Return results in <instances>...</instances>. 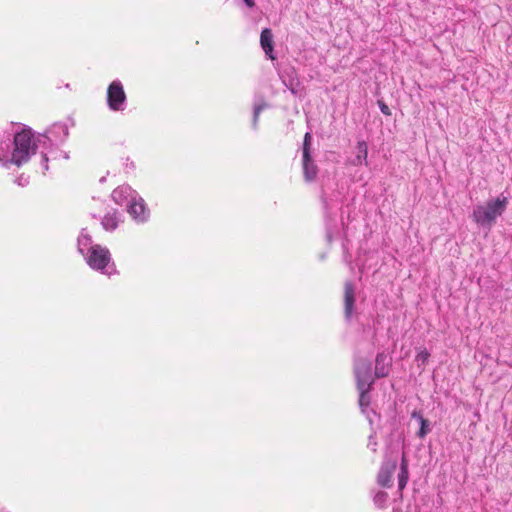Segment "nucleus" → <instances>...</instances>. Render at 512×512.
I'll use <instances>...</instances> for the list:
<instances>
[{
  "label": "nucleus",
  "mask_w": 512,
  "mask_h": 512,
  "mask_svg": "<svg viewBox=\"0 0 512 512\" xmlns=\"http://www.w3.org/2000/svg\"><path fill=\"white\" fill-rule=\"evenodd\" d=\"M39 144L30 128H23L13 135H4L0 139V165L5 168L12 164L22 166L35 154Z\"/></svg>",
  "instance_id": "1"
},
{
  "label": "nucleus",
  "mask_w": 512,
  "mask_h": 512,
  "mask_svg": "<svg viewBox=\"0 0 512 512\" xmlns=\"http://www.w3.org/2000/svg\"><path fill=\"white\" fill-rule=\"evenodd\" d=\"M77 247L79 253L84 256L87 265L91 269L107 276L117 273L116 265L112 261L108 248L94 244L92 237L87 233L86 229H82L77 240Z\"/></svg>",
  "instance_id": "2"
},
{
  "label": "nucleus",
  "mask_w": 512,
  "mask_h": 512,
  "mask_svg": "<svg viewBox=\"0 0 512 512\" xmlns=\"http://www.w3.org/2000/svg\"><path fill=\"white\" fill-rule=\"evenodd\" d=\"M506 197H497L486 205H477L472 213L473 220L480 226L491 228L496 219L501 216L507 207Z\"/></svg>",
  "instance_id": "3"
},
{
  "label": "nucleus",
  "mask_w": 512,
  "mask_h": 512,
  "mask_svg": "<svg viewBox=\"0 0 512 512\" xmlns=\"http://www.w3.org/2000/svg\"><path fill=\"white\" fill-rule=\"evenodd\" d=\"M107 104L112 111H123L126 106V94L119 80H114L107 90Z\"/></svg>",
  "instance_id": "4"
},
{
  "label": "nucleus",
  "mask_w": 512,
  "mask_h": 512,
  "mask_svg": "<svg viewBox=\"0 0 512 512\" xmlns=\"http://www.w3.org/2000/svg\"><path fill=\"white\" fill-rule=\"evenodd\" d=\"M68 137V127L64 123L53 124L45 134L38 136V142L46 144L49 142L51 145L63 143Z\"/></svg>",
  "instance_id": "5"
},
{
  "label": "nucleus",
  "mask_w": 512,
  "mask_h": 512,
  "mask_svg": "<svg viewBox=\"0 0 512 512\" xmlns=\"http://www.w3.org/2000/svg\"><path fill=\"white\" fill-rule=\"evenodd\" d=\"M354 374L357 386H372L374 378L371 373V364L368 360H356L354 364Z\"/></svg>",
  "instance_id": "6"
},
{
  "label": "nucleus",
  "mask_w": 512,
  "mask_h": 512,
  "mask_svg": "<svg viewBox=\"0 0 512 512\" xmlns=\"http://www.w3.org/2000/svg\"><path fill=\"white\" fill-rule=\"evenodd\" d=\"M127 212L137 223H145L150 216V211L146 206L144 199L139 196L127 207Z\"/></svg>",
  "instance_id": "7"
},
{
  "label": "nucleus",
  "mask_w": 512,
  "mask_h": 512,
  "mask_svg": "<svg viewBox=\"0 0 512 512\" xmlns=\"http://www.w3.org/2000/svg\"><path fill=\"white\" fill-rule=\"evenodd\" d=\"M139 196L140 195L129 185H121L114 189L111 194V197L116 204L120 206L126 205L127 207L135 199H138Z\"/></svg>",
  "instance_id": "8"
},
{
  "label": "nucleus",
  "mask_w": 512,
  "mask_h": 512,
  "mask_svg": "<svg viewBox=\"0 0 512 512\" xmlns=\"http://www.w3.org/2000/svg\"><path fill=\"white\" fill-rule=\"evenodd\" d=\"M396 470V463L386 461L382 464L378 476L377 483L382 487H391L392 485V476Z\"/></svg>",
  "instance_id": "9"
},
{
  "label": "nucleus",
  "mask_w": 512,
  "mask_h": 512,
  "mask_svg": "<svg viewBox=\"0 0 512 512\" xmlns=\"http://www.w3.org/2000/svg\"><path fill=\"white\" fill-rule=\"evenodd\" d=\"M355 287L352 282L347 281L344 289V314L347 320H350L354 312Z\"/></svg>",
  "instance_id": "10"
},
{
  "label": "nucleus",
  "mask_w": 512,
  "mask_h": 512,
  "mask_svg": "<svg viewBox=\"0 0 512 512\" xmlns=\"http://www.w3.org/2000/svg\"><path fill=\"white\" fill-rule=\"evenodd\" d=\"M391 358L384 352L378 353L375 360V377L383 378L389 374Z\"/></svg>",
  "instance_id": "11"
},
{
  "label": "nucleus",
  "mask_w": 512,
  "mask_h": 512,
  "mask_svg": "<svg viewBox=\"0 0 512 512\" xmlns=\"http://www.w3.org/2000/svg\"><path fill=\"white\" fill-rule=\"evenodd\" d=\"M411 418L416 420L419 424V430L416 433V436L420 439H424L426 435L431 431L430 422L425 419L421 413V411L414 410L411 413Z\"/></svg>",
  "instance_id": "12"
},
{
  "label": "nucleus",
  "mask_w": 512,
  "mask_h": 512,
  "mask_svg": "<svg viewBox=\"0 0 512 512\" xmlns=\"http://www.w3.org/2000/svg\"><path fill=\"white\" fill-rule=\"evenodd\" d=\"M260 44L265 54L270 58L274 59L273 56V34L270 29L265 28L261 32Z\"/></svg>",
  "instance_id": "13"
},
{
  "label": "nucleus",
  "mask_w": 512,
  "mask_h": 512,
  "mask_svg": "<svg viewBox=\"0 0 512 512\" xmlns=\"http://www.w3.org/2000/svg\"><path fill=\"white\" fill-rule=\"evenodd\" d=\"M121 222L120 214L114 210L113 212H108L101 220V225L106 231H114L119 223Z\"/></svg>",
  "instance_id": "14"
},
{
  "label": "nucleus",
  "mask_w": 512,
  "mask_h": 512,
  "mask_svg": "<svg viewBox=\"0 0 512 512\" xmlns=\"http://www.w3.org/2000/svg\"><path fill=\"white\" fill-rule=\"evenodd\" d=\"M302 165L305 180L308 182L313 181L317 176L318 168L310 155L302 159Z\"/></svg>",
  "instance_id": "15"
},
{
  "label": "nucleus",
  "mask_w": 512,
  "mask_h": 512,
  "mask_svg": "<svg viewBox=\"0 0 512 512\" xmlns=\"http://www.w3.org/2000/svg\"><path fill=\"white\" fill-rule=\"evenodd\" d=\"M409 472H408V463L405 457H402L401 464H400V472L398 474V488L401 492L407 482H408Z\"/></svg>",
  "instance_id": "16"
},
{
  "label": "nucleus",
  "mask_w": 512,
  "mask_h": 512,
  "mask_svg": "<svg viewBox=\"0 0 512 512\" xmlns=\"http://www.w3.org/2000/svg\"><path fill=\"white\" fill-rule=\"evenodd\" d=\"M357 150H358V154L356 156V159L354 160V164L358 165V164L364 163L365 165H367L368 164V162H367V156H368L367 143L365 141L358 142Z\"/></svg>",
  "instance_id": "17"
},
{
  "label": "nucleus",
  "mask_w": 512,
  "mask_h": 512,
  "mask_svg": "<svg viewBox=\"0 0 512 512\" xmlns=\"http://www.w3.org/2000/svg\"><path fill=\"white\" fill-rule=\"evenodd\" d=\"M358 390H359V405L362 409L363 412H365V409L368 408L369 404H370V397H369V391L371 389V386H364V387H361V386H357Z\"/></svg>",
  "instance_id": "18"
},
{
  "label": "nucleus",
  "mask_w": 512,
  "mask_h": 512,
  "mask_svg": "<svg viewBox=\"0 0 512 512\" xmlns=\"http://www.w3.org/2000/svg\"><path fill=\"white\" fill-rule=\"evenodd\" d=\"M267 107L264 100L256 101L253 110V127L256 128L260 113Z\"/></svg>",
  "instance_id": "19"
},
{
  "label": "nucleus",
  "mask_w": 512,
  "mask_h": 512,
  "mask_svg": "<svg viewBox=\"0 0 512 512\" xmlns=\"http://www.w3.org/2000/svg\"><path fill=\"white\" fill-rule=\"evenodd\" d=\"M388 500V494L384 491H379L374 495V504L379 508H384Z\"/></svg>",
  "instance_id": "20"
},
{
  "label": "nucleus",
  "mask_w": 512,
  "mask_h": 512,
  "mask_svg": "<svg viewBox=\"0 0 512 512\" xmlns=\"http://www.w3.org/2000/svg\"><path fill=\"white\" fill-rule=\"evenodd\" d=\"M429 357L430 353L426 349H423L417 353L416 361L419 366H424L428 362Z\"/></svg>",
  "instance_id": "21"
},
{
  "label": "nucleus",
  "mask_w": 512,
  "mask_h": 512,
  "mask_svg": "<svg viewBox=\"0 0 512 512\" xmlns=\"http://www.w3.org/2000/svg\"><path fill=\"white\" fill-rule=\"evenodd\" d=\"M310 146H311V134L307 132L304 136L303 143V158L308 157L310 155Z\"/></svg>",
  "instance_id": "22"
},
{
  "label": "nucleus",
  "mask_w": 512,
  "mask_h": 512,
  "mask_svg": "<svg viewBox=\"0 0 512 512\" xmlns=\"http://www.w3.org/2000/svg\"><path fill=\"white\" fill-rule=\"evenodd\" d=\"M15 183L20 187H26L29 184V176L21 174L15 179Z\"/></svg>",
  "instance_id": "23"
},
{
  "label": "nucleus",
  "mask_w": 512,
  "mask_h": 512,
  "mask_svg": "<svg viewBox=\"0 0 512 512\" xmlns=\"http://www.w3.org/2000/svg\"><path fill=\"white\" fill-rule=\"evenodd\" d=\"M368 448L371 449L373 452H376L377 450V441L374 437V435H370L369 436V440H368Z\"/></svg>",
  "instance_id": "24"
},
{
  "label": "nucleus",
  "mask_w": 512,
  "mask_h": 512,
  "mask_svg": "<svg viewBox=\"0 0 512 512\" xmlns=\"http://www.w3.org/2000/svg\"><path fill=\"white\" fill-rule=\"evenodd\" d=\"M378 104H379V108H380L381 112H382L384 115H387V116L391 115V110H390V108H389V107H388L384 102L379 101V102H378Z\"/></svg>",
  "instance_id": "25"
},
{
  "label": "nucleus",
  "mask_w": 512,
  "mask_h": 512,
  "mask_svg": "<svg viewBox=\"0 0 512 512\" xmlns=\"http://www.w3.org/2000/svg\"><path fill=\"white\" fill-rule=\"evenodd\" d=\"M42 162H43V167H44V170H48V158L46 156V154H43L42 156Z\"/></svg>",
  "instance_id": "26"
},
{
  "label": "nucleus",
  "mask_w": 512,
  "mask_h": 512,
  "mask_svg": "<svg viewBox=\"0 0 512 512\" xmlns=\"http://www.w3.org/2000/svg\"><path fill=\"white\" fill-rule=\"evenodd\" d=\"M244 2L250 8L255 6V1L254 0H244Z\"/></svg>",
  "instance_id": "27"
}]
</instances>
